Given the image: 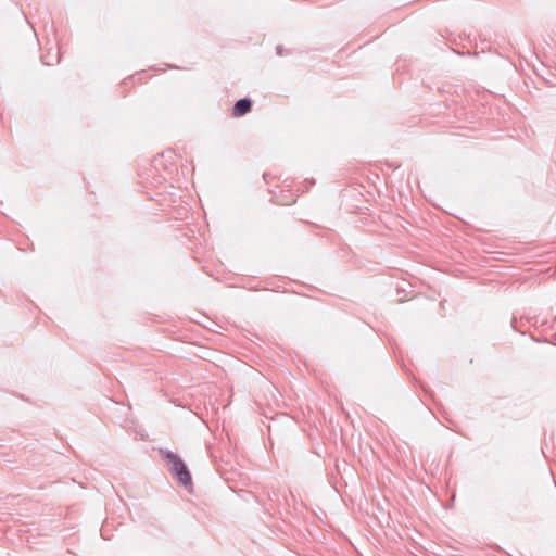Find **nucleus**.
<instances>
[{
	"label": "nucleus",
	"mask_w": 556,
	"mask_h": 556,
	"mask_svg": "<svg viewBox=\"0 0 556 556\" xmlns=\"http://www.w3.org/2000/svg\"><path fill=\"white\" fill-rule=\"evenodd\" d=\"M163 457L170 465L169 471L179 484L188 486L192 484V478L190 471L185 462L172 451H161Z\"/></svg>",
	"instance_id": "1"
},
{
	"label": "nucleus",
	"mask_w": 556,
	"mask_h": 556,
	"mask_svg": "<svg viewBox=\"0 0 556 556\" xmlns=\"http://www.w3.org/2000/svg\"><path fill=\"white\" fill-rule=\"evenodd\" d=\"M252 100L249 98H242L236 101L232 108V115L235 117H241L252 110Z\"/></svg>",
	"instance_id": "2"
},
{
	"label": "nucleus",
	"mask_w": 556,
	"mask_h": 556,
	"mask_svg": "<svg viewBox=\"0 0 556 556\" xmlns=\"http://www.w3.org/2000/svg\"><path fill=\"white\" fill-rule=\"evenodd\" d=\"M41 61L45 65H48V66H51L54 63H59L60 62L59 51L55 54L41 55Z\"/></svg>",
	"instance_id": "3"
},
{
	"label": "nucleus",
	"mask_w": 556,
	"mask_h": 556,
	"mask_svg": "<svg viewBox=\"0 0 556 556\" xmlns=\"http://www.w3.org/2000/svg\"><path fill=\"white\" fill-rule=\"evenodd\" d=\"M276 52L278 55H282V46H277L276 47Z\"/></svg>",
	"instance_id": "4"
},
{
	"label": "nucleus",
	"mask_w": 556,
	"mask_h": 556,
	"mask_svg": "<svg viewBox=\"0 0 556 556\" xmlns=\"http://www.w3.org/2000/svg\"><path fill=\"white\" fill-rule=\"evenodd\" d=\"M515 321H516V318H513L511 324H513L514 329H516Z\"/></svg>",
	"instance_id": "5"
}]
</instances>
